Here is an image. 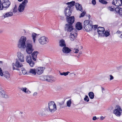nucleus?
Instances as JSON below:
<instances>
[{
    "mask_svg": "<svg viewBox=\"0 0 122 122\" xmlns=\"http://www.w3.org/2000/svg\"><path fill=\"white\" fill-rule=\"evenodd\" d=\"M27 38L25 36H21L18 42L17 46L19 48H25V47L26 42Z\"/></svg>",
    "mask_w": 122,
    "mask_h": 122,
    "instance_id": "1",
    "label": "nucleus"
},
{
    "mask_svg": "<svg viewBox=\"0 0 122 122\" xmlns=\"http://www.w3.org/2000/svg\"><path fill=\"white\" fill-rule=\"evenodd\" d=\"M48 111L51 113H53L57 110L56 106L54 102H49L48 103Z\"/></svg>",
    "mask_w": 122,
    "mask_h": 122,
    "instance_id": "2",
    "label": "nucleus"
},
{
    "mask_svg": "<svg viewBox=\"0 0 122 122\" xmlns=\"http://www.w3.org/2000/svg\"><path fill=\"white\" fill-rule=\"evenodd\" d=\"M41 79L43 80L51 82L55 81L56 80V78L55 77L51 75L43 76L41 77Z\"/></svg>",
    "mask_w": 122,
    "mask_h": 122,
    "instance_id": "3",
    "label": "nucleus"
},
{
    "mask_svg": "<svg viewBox=\"0 0 122 122\" xmlns=\"http://www.w3.org/2000/svg\"><path fill=\"white\" fill-rule=\"evenodd\" d=\"M84 27L87 31H89L91 30L92 26L89 23V21L87 20H85L84 22Z\"/></svg>",
    "mask_w": 122,
    "mask_h": 122,
    "instance_id": "4",
    "label": "nucleus"
},
{
    "mask_svg": "<svg viewBox=\"0 0 122 122\" xmlns=\"http://www.w3.org/2000/svg\"><path fill=\"white\" fill-rule=\"evenodd\" d=\"M28 3V0H24L19 5L18 8V10L20 12L23 11L24 10L26 5Z\"/></svg>",
    "mask_w": 122,
    "mask_h": 122,
    "instance_id": "5",
    "label": "nucleus"
},
{
    "mask_svg": "<svg viewBox=\"0 0 122 122\" xmlns=\"http://www.w3.org/2000/svg\"><path fill=\"white\" fill-rule=\"evenodd\" d=\"M26 51L27 53L28 54H31L33 51L32 44L31 43H28L25 45Z\"/></svg>",
    "mask_w": 122,
    "mask_h": 122,
    "instance_id": "6",
    "label": "nucleus"
},
{
    "mask_svg": "<svg viewBox=\"0 0 122 122\" xmlns=\"http://www.w3.org/2000/svg\"><path fill=\"white\" fill-rule=\"evenodd\" d=\"M38 40L40 43L42 45L46 44L49 41L48 39L44 36L41 37L39 38Z\"/></svg>",
    "mask_w": 122,
    "mask_h": 122,
    "instance_id": "7",
    "label": "nucleus"
},
{
    "mask_svg": "<svg viewBox=\"0 0 122 122\" xmlns=\"http://www.w3.org/2000/svg\"><path fill=\"white\" fill-rule=\"evenodd\" d=\"M65 30H66L67 32H72L76 31L75 29L74 28L72 25L69 24H66L65 27Z\"/></svg>",
    "mask_w": 122,
    "mask_h": 122,
    "instance_id": "8",
    "label": "nucleus"
},
{
    "mask_svg": "<svg viewBox=\"0 0 122 122\" xmlns=\"http://www.w3.org/2000/svg\"><path fill=\"white\" fill-rule=\"evenodd\" d=\"M26 62L29 64L30 66L31 67H33L35 62L32 61L31 57L30 55L27 56L26 57Z\"/></svg>",
    "mask_w": 122,
    "mask_h": 122,
    "instance_id": "9",
    "label": "nucleus"
},
{
    "mask_svg": "<svg viewBox=\"0 0 122 122\" xmlns=\"http://www.w3.org/2000/svg\"><path fill=\"white\" fill-rule=\"evenodd\" d=\"M122 110L121 107L119 105H117L113 111V113L115 114H121Z\"/></svg>",
    "mask_w": 122,
    "mask_h": 122,
    "instance_id": "10",
    "label": "nucleus"
},
{
    "mask_svg": "<svg viewBox=\"0 0 122 122\" xmlns=\"http://www.w3.org/2000/svg\"><path fill=\"white\" fill-rule=\"evenodd\" d=\"M1 2L4 8H7L9 7L10 4V2L8 0H3Z\"/></svg>",
    "mask_w": 122,
    "mask_h": 122,
    "instance_id": "11",
    "label": "nucleus"
},
{
    "mask_svg": "<svg viewBox=\"0 0 122 122\" xmlns=\"http://www.w3.org/2000/svg\"><path fill=\"white\" fill-rule=\"evenodd\" d=\"M77 35L76 31H72L70 33L69 36V38L70 40L72 41H73L76 37Z\"/></svg>",
    "mask_w": 122,
    "mask_h": 122,
    "instance_id": "12",
    "label": "nucleus"
},
{
    "mask_svg": "<svg viewBox=\"0 0 122 122\" xmlns=\"http://www.w3.org/2000/svg\"><path fill=\"white\" fill-rule=\"evenodd\" d=\"M71 11L68 7H66L64 11L65 14L67 17L66 18L70 16L71 14Z\"/></svg>",
    "mask_w": 122,
    "mask_h": 122,
    "instance_id": "13",
    "label": "nucleus"
},
{
    "mask_svg": "<svg viewBox=\"0 0 122 122\" xmlns=\"http://www.w3.org/2000/svg\"><path fill=\"white\" fill-rule=\"evenodd\" d=\"M97 31L100 36H103V34L105 31L104 28L102 27H99L97 29Z\"/></svg>",
    "mask_w": 122,
    "mask_h": 122,
    "instance_id": "14",
    "label": "nucleus"
},
{
    "mask_svg": "<svg viewBox=\"0 0 122 122\" xmlns=\"http://www.w3.org/2000/svg\"><path fill=\"white\" fill-rule=\"evenodd\" d=\"M17 56L19 61L21 62H23L24 61V59L23 55L20 52L18 53Z\"/></svg>",
    "mask_w": 122,
    "mask_h": 122,
    "instance_id": "15",
    "label": "nucleus"
},
{
    "mask_svg": "<svg viewBox=\"0 0 122 122\" xmlns=\"http://www.w3.org/2000/svg\"><path fill=\"white\" fill-rule=\"evenodd\" d=\"M45 68L44 67H39L37 68L36 69V73L38 75H40L43 73L44 70Z\"/></svg>",
    "mask_w": 122,
    "mask_h": 122,
    "instance_id": "16",
    "label": "nucleus"
},
{
    "mask_svg": "<svg viewBox=\"0 0 122 122\" xmlns=\"http://www.w3.org/2000/svg\"><path fill=\"white\" fill-rule=\"evenodd\" d=\"M66 20L68 24L72 25L74 23L75 19L74 17L72 16L67 18Z\"/></svg>",
    "mask_w": 122,
    "mask_h": 122,
    "instance_id": "17",
    "label": "nucleus"
},
{
    "mask_svg": "<svg viewBox=\"0 0 122 122\" xmlns=\"http://www.w3.org/2000/svg\"><path fill=\"white\" fill-rule=\"evenodd\" d=\"M112 4L117 6H119L121 5L120 0H113Z\"/></svg>",
    "mask_w": 122,
    "mask_h": 122,
    "instance_id": "18",
    "label": "nucleus"
},
{
    "mask_svg": "<svg viewBox=\"0 0 122 122\" xmlns=\"http://www.w3.org/2000/svg\"><path fill=\"white\" fill-rule=\"evenodd\" d=\"M75 6L76 10L81 11H83V10L81 5L78 3H76L75 4Z\"/></svg>",
    "mask_w": 122,
    "mask_h": 122,
    "instance_id": "19",
    "label": "nucleus"
},
{
    "mask_svg": "<svg viewBox=\"0 0 122 122\" xmlns=\"http://www.w3.org/2000/svg\"><path fill=\"white\" fill-rule=\"evenodd\" d=\"M62 51L64 53L67 54L69 53L71 51V50L68 47L66 46L65 47H63Z\"/></svg>",
    "mask_w": 122,
    "mask_h": 122,
    "instance_id": "20",
    "label": "nucleus"
},
{
    "mask_svg": "<svg viewBox=\"0 0 122 122\" xmlns=\"http://www.w3.org/2000/svg\"><path fill=\"white\" fill-rule=\"evenodd\" d=\"M38 52L34 51L31 54V57L34 61H36L37 58V55L38 54Z\"/></svg>",
    "mask_w": 122,
    "mask_h": 122,
    "instance_id": "21",
    "label": "nucleus"
},
{
    "mask_svg": "<svg viewBox=\"0 0 122 122\" xmlns=\"http://www.w3.org/2000/svg\"><path fill=\"white\" fill-rule=\"evenodd\" d=\"M0 95L2 97L4 98H8L9 97V96L7 94H5L3 91L0 92Z\"/></svg>",
    "mask_w": 122,
    "mask_h": 122,
    "instance_id": "22",
    "label": "nucleus"
},
{
    "mask_svg": "<svg viewBox=\"0 0 122 122\" xmlns=\"http://www.w3.org/2000/svg\"><path fill=\"white\" fill-rule=\"evenodd\" d=\"M76 28L78 30H80L82 28V27L81 23L80 22L77 23L76 25Z\"/></svg>",
    "mask_w": 122,
    "mask_h": 122,
    "instance_id": "23",
    "label": "nucleus"
},
{
    "mask_svg": "<svg viewBox=\"0 0 122 122\" xmlns=\"http://www.w3.org/2000/svg\"><path fill=\"white\" fill-rule=\"evenodd\" d=\"M59 46L61 47H63L66 46L65 41L63 39H62L60 41Z\"/></svg>",
    "mask_w": 122,
    "mask_h": 122,
    "instance_id": "24",
    "label": "nucleus"
},
{
    "mask_svg": "<svg viewBox=\"0 0 122 122\" xmlns=\"http://www.w3.org/2000/svg\"><path fill=\"white\" fill-rule=\"evenodd\" d=\"M13 15V14L12 12H9L4 14L3 16L5 18H6L8 17L11 16H12Z\"/></svg>",
    "mask_w": 122,
    "mask_h": 122,
    "instance_id": "25",
    "label": "nucleus"
},
{
    "mask_svg": "<svg viewBox=\"0 0 122 122\" xmlns=\"http://www.w3.org/2000/svg\"><path fill=\"white\" fill-rule=\"evenodd\" d=\"M75 2L74 1H72L70 2H68L66 3V4L68 5V6L67 7H68L70 9L71 7L75 5Z\"/></svg>",
    "mask_w": 122,
    "mask_h": 122,
    "instance_id": "26",
    "label": "nucleus"
},
{
    "mask_svg": "<svg viewBox=\"0 0 122 122\" xmlns=\"http://www.w3.org/2000/svg\"><path fill=\"white\" fill-rule=\"evenodd\" d=\"M38 36V35L37 34L34 33H32V34L31 36L34 43L35 42L37 36Z\"/></svg>",
    "mask_w": 122,
    "mask_h": 122,
    "instance_id": "27",
    "label": "nucleus"
},
{
    "mask_svg": "<svg viewBox=\"0 0 122 122\" xmlns=\"http://www.w3.org/2000/svg\"><path fill=\"white\" fill-rule=\"evenodd\" d=\"M3 76L7 79H9L10 76V74L8 71H5Z\"/></svg>",
    "mask_w": 122,
    "mask_h": 122,
    "instance_id": "28",
    "label": "nucleus"
},
{
    "mask_svg": "<svg viewBox=\"0 0 122 122\" xmlns=\"http://www.w3.org/2000/svg\"><path fill=\"white\" fill-rule=\"evenodd\" d=\"M15 66L18 67H21L23 66L22 64L19 62L18 60L16 61L15 63Z\"/></svg>",
    "mask_w": 122,
    "mask_h": 122,
    "instance_id": "29",
    "label": "nucleus"
},
{
    "mask_svg": "<svg viewBox=\"0 0 122 122\" xmlns=\"http://www.w3.org/2000/svg\"><path fill=\"white\" fill-rule=\"evenodd\" d=\"M36 69H30L29 71V72L32 74L35 75L36 74Z\"/></svg>",
    "mask_w": 122,
    "mask_h": 122,
    "instance_id": "30",
    "label": "nucleus"
},
{
    "mask_svg": "<svg viewBox=\"0 0 122 122\" xmlns=\"http://www.w3.org/2000/svg\"><path fill=\"white\" fill-rule=\"evenodd\" d=\"M88 95L91 99H93L94 97V95L93 93L92 92H90L88 94Z\"/></svg>",
    "mask_w": 122,
    "mask_h": 122,
    "instance_id": "31",
    "label": "nucleus"
},
{
    "mask_svg": "<svg viewBox=\"0 0 122 122\" xmlns=\"http://www.w3.org/2000/svg\"><path fill=\"white\" fill-rule=\"evenodd\" d=\"M103 34L104 35H102L103 36H105L106 37L110 35L109 31H106L105 32V33L103 32Z\"/></svg>",
    "mask_w": 122,
    "mask_h": 122,
    "instance_id": "32",
    "label": "nucleus"
},
{
    "mask_svg": "<svg viewBox=\"0 0 122 122\" xmlns=\"http://www.w3.org/2000/svg\"><path fill=\"white\" fill-rule=\"evenodd\" d=\"M18 10V9H17V6L16 5H15L13 10V12L14 13H15Z\"/></svg>",
    "mask_w": 122,
    "mask_h": 122,
    "instance_id": "33",
    "label": "nucleus"
},
{
    "mask_svg": "<svg viewBox=\"0 0 122 122\" xmlns=\"http://www.w3.org/2000/svg\"><path fill=\"white\" fill-rule=\"evenodd\" d=\"M70 72L69 71H68L66 72H63L62 73H61L60 74L61 75H64L65 76H66L67 75L68 73H69Z\"/></svg>",
    "mask_w": 122,
    "mask_h": 122,
    "instance_id": "34",
    "label": "nucleus"
},
{
    "mask_svg": "<svg viewBox=\"0 0 122 122\" xmlns=\"http://www.w3.org/2000/svg\"><path fill=\"white\" fill-rule=\"evenodd\" d=\"M71 103V100H69L67 101V106L69 107H70Z\"/></svg>",
    "mask_w": 122,
    "mask_h": 122,
    "instance_id": "35",
    "label": "nucleus"
},
{
    "mask_svg": "<svg viewBox=\"0 0 122 122\" xmlns=\"http://www.w3.org/2000/svg\"><path fill=\"white\" fill-rule=\"evenodd\" d=\"M86 14V12L85 11H83L82 12L81 14L79 16V17L81 18V17H83L85 14Z\"/></svg>",
    "mask_w": 122,
    "mask_h": 122,
    "instance_id": "36",
    "label": "nucleus"
},
{
    "mask_svg": "<svg viewBox=\"0 0 122 122\" xmlns=\"http://www.w3.org/2000/svg\"><path fill=\"white\" fill-rule=\"evenodd\" d=\"M73 52L76 53H77L79 51L78 49H76L75 48L73 50Z\"/></svg>",
    "mask_w": 122,
    "mask_h": 122,
    "instance_id": "37",
    "label": "nucleus"
},
{
    "mask_svg": "<svg viewBox=\"0 0 122 122\" xmlns=\"http://www.w3.org/2000/svg\"><path fill=\"white\" fill-rule=\"evenodd\" d=\"M3 8V7L2 6V2L0 0V10H2Z\"/></svg>",
    "mask_w": 122,
    "mask_h": 122,
    "instance_id": "38",
    "label": "nucleus"
},
{
    "mask_svg": "<svg viewBox=\"0 0 122 122\" xmlns=\"http://www.w3.org/2000/svg\"><path fill=\"white\" fill-rule=\"evenodd\" d=\"M84 100L85 101H86L87 102H88L89 101V98H88V96H86L84 98Z\"/></svg>",
    "mask_w": 122,
    "mask_h": 122,
    "instance_id": "39",
    "label": "nucleus"
},
{
    "mask_svg": "<svg viewBox=\"0 0 122 122\" xmlns=\"http://www.w3.org/2000/svg\"><path fill=\"white\" fill-rule=\"evenodd\" d=\"M121 8L120 7H117L115 9V11L116 12L118 13Z\"/></svg>",
    "mask_w": 122,
    "mask_h": 122,
    "instance_id": "40",
    "label": "nucleus"
},
{
    "mask_svg": "<svg viewBox=\"0 0 122 122\" xmlns=\"http://www.w3.org/2000/svg\"><path fill=\"white\" fill-rule=\"evenodd\" d=\"M3 75L2 70L1 68L0 67V76H3Z\"/></svg>",
    "mask_w": 122,
    "mask_h": 122,
    "instance_id": "41",
    "label": "nucleus"
},
{
    "mask_svg": "<svg viewBox=\"0 0 122 122\" xmlns=\"http://www.w3.org/2000/svg\"><path fill=\"white\" fill-rule=\"evenodd\" d=\"M20 89L24 92L25 90H27V88L26 87H21L20 88Z\"/></svg>",
    "mask_w": 122,
    "mask_h": 122,
    "instance_id": "42",
    "label": "nucleus"
},
{
    "mask_svg": "<svg viewBox=\"0 0 122 122\" xmlns=\"http://www.w3.org/2000/svg\"><path fill=\"white\" fill-rule=\"evenodd\" d=\"M24 92L27 94L30 93V91L29 90L27 89V90H25V91Z\"/></svg>",
    "mask_w": 122,
    "mask_h": 122,
    "instance_id": "43",
    "label": "nucleus"
},
{
    "mask_svg": "<svg viewBox=\"0 0 122 122\" xmlns=\"http://www.w3.org/2000/svg\"><path fill=\"white\" fill-rule=\"evenodd\" d=\"M119 14L121 15H122V8H121L120 9V10L119 12Z\"/></svg>",
    "mask_w": 122,
    "mask_h": 122,
    "instance_id": "44",
    "label": "nucleus"
},
{
    "mask_svg": "<svg viewBox=\"0 0 122 122\" xmlns=\"http://www.w3.org/2000/svg\"><path fill=\"white\" fill-rule=\"evenodd\" d=\"M98 26L97 25H93V26H92V29H96L97 27Z\"/></svg>",
    "mask_w": 122,
    "mask_h": 122,
    "instance_id": "45",
    "label": "nucleus"
},
{
    "mask_svg": "<svg viewBox=\"0 0 122 122\" xmlns=\"http://www.w3.org/2000/svg\"><path fill=\"white\" fill-rule=\"evenodd\" d=\"M17 114H24V112H20V111H17Z\"/></svg>",
    "mask_w": 122,
    "mask_h": 122,
    "instance_id": "46",
    "label": "nucleus"
},
{
    "mask_svg": "<svg viewBox=\"0 0 122 122\" xmlns=\"http://www.w3.org/2000/svg\"><path fill=\"white\" fill-rule=\"evenodd\" d=\"M108 9L111 11H113L114 10L113 8H112L111 7H109L108 8Z\"/></svg>",
    "mask_w": 122,
    "mask_h": 122,
    "instance_id": "47",
    "label": "nucleus"
},
{
    "mask_svg": "<svg viewBox=\"0 0 122 122\" xmlns=\"http://www.w3.org/2000/svg\"><path fill=\"white\" fill-rule=\"evenodd\" d=\"M92 3L94 5H95L96 3L95 0H92Z\"/></svg>",
    "mask_w": 122,
    "mask_h": 122,
    "instance_id": "48",
    "label": "nucleus"
},
{
    "mask_svg": "<svg viewBox=\"0 0 122 122\" xmlns=\"http://www.w3.org/2000/svg\"><path fill=\"white\" fill-rule=\"evenodd\" d=\"M22 73L24 74H26V71L25 70H22Z\"/></svg>",
    "mask_w": 122,
    "mask_h": 122,
    "instance_id": "49",
    "label": "nucleus"
},
{
    "mask_svg": "<svg viewBox=\"0 0 122 122\" xmlns=\"http://www.w3.org/2000/svg\"><path fill=\"white\" fill-rule=\"evenodd\" d=\"M110 80H111L113 79V76H112V75H110Z\"/></svg>",
    "mask_w": 122,
    "mask_h": 122,
    "instance_id": "50",
    "label": "nucleus"
},
{
    "mask_svg": "<svg viewBox=\"0 0 122 122\" xmlns=\"http://www.w3.org/2000/svg\"><path fill=\"white\" fill-rule=\"evenodd\" d=\"M37 94V93L36 92H35L33 94V95L34 96H36Z\"/></svg>",
    "mask_w": 122,
    "mask_h": 122,
    "instance_id": "51",
    "label": "nucleus"
},
{
    "mask_svg": "<svg viewBox=\"0 0 122 122\" xmlns=\"http://www.w3.org/2000/svg\"><path fill=\"white\" fill-rule=\"evenodd\" d=\"M97 119V118L96 117V116H94V117H93V118H92V119L93 120H96Z\"/></svg>",
    "mask_w": 122,
    "mask_h": 122,
    "instance_id": "52",
    "label": "nucleus"
},
{
    "mask_svg": "<svg viewBox=\"0 0 122 122\" xmlns=\"http://www.w3.org/2000/svg\"><path fill=\"white\" fill-rule=\"evenodd\" d=\"M120 31L119 30L117 31V33L118 34H120Z\"/></svg>",
    "mask_w": 122,
    "mask_h": 122,
    "instance_id": "53",
    "label": "nucleus"
},
{
    "mask_svg": "<svg viewBox=\"0 0 122 122\" xmlns=\"http://www.w3.org/2000/svg\"><path fill=\"white\" fill-rule=\"evenodd\" d=\"M104 118V117H103L102 116H101V117H100V119L101 120H103V119Z\"/></svg>",
    "mask_w": 122,
    "mask_h": 122,
    "instance_id": "54",
    "label": "nucleus"
},
{
    "mask_svg": "<svg viewBox=\"0 0 122 122\" xmlns=\"http://www.w3.org/2000/svg\"><path fill=\"white\" fill-rule=\"evenodd\" d=\"M60 19L61 20H63L64 19V18L63 17L61 16Z\"/></svg>",
    "mask_w": 122,
    "mask_h": 122,
    "instance_id": "55",
    "label": "nucleus"
},
{
    "mask_svg": "<svg viewBox=\"0 0 122 122\" xmlns=\"http://www.w3.org/2000/svg\"><path fill=\"white\" fill-rule=\"evenodd\" d=\"M102 92H103V90L104 91V88H103V87H102Z\"/></svg>",
    "mask_w": 122,
    "mask_h": 122,
    "instance_id": "56",
    "label": "nucleus"
},
{
    "mask_svg": "<svg viewBox=\"0 0 122 122\" xmlns=\"http://www.w3.org/2000/svg\"><path fill=\"white\" fill-rule=\"evenodd\" d=\"M23 0H18V1L19 2H20L23 1Z\"/></svg>",
    "mask_w": 122,
    "mask_h": 122,
    "instance_id": "57",
    "label": "nucleus"
},
{
    "mask_svg": "<svg viewBox=\"0 0 122 122\" xmlns=\"http://www.w3.org/2000/svg\"><path fill=\"white\" fill-rule=\"evenodd\" d=\"M120 37V38H122V34H121Z\"/></svg>",
    "mask_w": 122,
    "mask_h": 122,
    "instance_id": "58",
    "label": "nucleus"
},
{
    "mask_svg": "<svg viewBox=\"0 0 122 122\" xmlns=\"http://www.w3.org/2000/svg\"><path fill=\"white\" fill-rule=\"evenodd\" d=\"M13 70H14L15 69V67L14 66H13Z\"/></svg>",
    "mask_w": 122,
    "mask_h": 122,
    "instance_id": "59",
    "label": "nucleus"
},
{
    "mask_svg": "<svg viewBox=\"0 0 122 122\" xmlns=\"http://www.w3.org/2000/svg\"><path fill=\"white\" fill-rule=\"evenodd\" d=\"M117 117H119L121 115H116Z\"/></svg>",
    "mask_w": 122,
    "mask_h": 122,
    "instance_id": "60",
    "label": "nucleus"
},
{
    "mask_svg": "<svg viewBox=\"0 0 122 122\" xmlns=\"http://www.w3.org/2000/svg\"><path fill=\"white\" fill-rule=\"evenodd\" d=\"M15 64L14 63H13L12 64V65L13 66H14L15 65Z\"/></svg>",
    "mask_w": 122,
    "mask_h": 122,
    "instance_id": "61",
    "label": "nucleus"
},
{
    "mask_svg": "<svg viewBox=\"0 0 122 122\" xmlns=\"http://www.w3.org/2000/svg\"><path fill=\"white\" fill-rule=\"evenodd\" d=\"M121 2V4H122V0H120Z\"/></svg>",
    "mask_w": 122,
    "mask_h": 122,
    "instance_id": "62",
    "label": "nucleus"
},
{
    "mask_svg": "<svg viewBox=\"0 0 122 122\" xmlns=\"http://www.w3.org/2000/svg\"><path fill=\"white\" fill-rule=\"evenodd\" d=\"M2 61H0V64L2 63Z\"/></svg>",
    "mask_w": 122,
    "mask_h": 122,
    "instance_id": "63",
    "label": "nucleus"
},
{
    "mask_svg": "<svg viewBox=\"0 0 122 122\" xmlns=\"http://www.w3.org/2000/svg\"><path fill=\"white\" fill-rule=\"evenodd\" d=\"M82 53V52H79V54H81Z\"/></svg>",
    "mask_w": 122,
    "mask_h": 122,
    "instance_id": "64",
    "label": "nucleus"
}]
</instances>
